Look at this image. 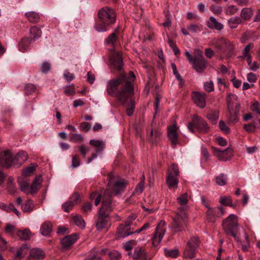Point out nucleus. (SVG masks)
Here are the masks:
<instances>
[{
	"label": "nucleus",
	"mask_w": 260,
	"mask_h": 260,
	"mask_svg": "<svg viewBox=\"0 0 260 260\" xmlns=\"http://www.w3.org/2000/svg\"><path fill=\"white\" fill-rule=\"evenodd\" d=\"M75 206V203L72 200H69L62 205V208L66 212H69Z\"/></svg>",
	"instance_id": "45"
},
{
	"label": "nucleus",
	"mask_w": 260,
	"mask_h": 260,
	"mask_svg": "<svg viewBox=\"0 0 260 260\" xmlns=\"http://www.w3.org/2000/svg\"><path fill=\"white\" fill-rule=\"evenodd\" d=\"M166 222L164 220H160L157 224L155 231L152 238V244L154 246H157L161 241L166 232L165 227Z\"/></svg>",
	"instance_id": "10"
},
{
	"label": "nucleus",
	"mask_w": 260,
	"mask_h": 260,
	"mask_svg": "<svg viewBox=\"0 0 260 260\" xmlns=\"http://www.w3.org/2000/svg\"><path fill=\"white\" fill-rule=\"evenodd\" d=\"M251 108L252 111L256 112L258 114H260V104L259 103L257 102H255L253 103Z\"/></svg>",
	"instance_id": "64"
},
{
	"label": "nucleus",
	"mask_w": 260,
	"mask_h": 260,
	"mask_svg": "<svg viewBox=\"0 0 260 260\" xmlns=\"http://www.w3.org/2000/svg\"><path fill=\"white\" fill-rule=\"evenodd\" d=\"M115 207V204L112 199L109 189L105 190L102 198V206L99 210H102L103 212L110 213L112 211Z\"/></svg>",
	"instance_id": "9"
},
{
	"label": "nucleus",
	"mask_w": 260,
	"mask_h": 260,
	"mask_svg": "<svg viewBox=\"0 0 260 260\" xmlns=\"http://www.w3.org/2000/svg\"><path fill=\"white\" fill-rule=\"evenodd\" d=\"M165 254L167 256L172 258H175L179 255V251L178 249L167 250L165 249Z\"/></svg>",
	"instance_id": "49"
},
{
	"label": "nucleus",
	"mask_w": 260,
	"mask_h": 260,
	"mask_svg": "<svg viewBox=\"0 0 260 260\" xmlns=\"http://www.w3.org/2000/svg\"><path fill=\"white\" fill-rule=\"evenodd\" d=\"M13 166V156L9 150L0 152V167L9 168Z\"/></svg>",
	"instance_id": "14"
},
{
	"label": "nucleus",
	"mask_w": 260,
	"mask_h": 260,
	"mask_svg": "<svg viewBox=\"0 0 260 260\" xmlns=\"http://www.w3.org/2000/svg\"><path fill=\"white\" fill-rule=\"evenodd\" d=\"M187 127L192 133L194 132L195 127L199 132L202 133H207L209 129L206 121L202 117L198 115H193L191 121L188 123Z\"/></svg>",
	"instance_id": "6"
},
{
	"label": "nucleus",
	"mask_w": 260,
	"mask_h": 260,
	"mask_svg": "<svg viewBox=\"0 0 260 260\" xmlns=\"http://www.w3.org/2000/svg\"><path fill=\"white\" fill-rule=\"evenodd\" d=\"M29 32L31 35L33 36L34 39H38L42 35V31L41 29L37 26L30 27Z\"/></svg>",
	"instance_id": "40"
},
{
	"label": "nucleus",
	"mask_w": 260,
	"mask_h": 260,
	"mask_svg": "<svg viewBox=\"0 0 260 260\" xmlns=\"http://www.w3.org/2000/svg\"><path fill=\"white\" fill-rule=\"evenodd\" d=\"M125 228L126 227L123 223L120 224L117 227L116 235L118 238H124L133 234V232H128L127 230L125 231Z\"/></svg>",
	"instance_id": "27"
},
{
	"label": "nucleus",
	"mask_w": 260,
	"mask_h": 260,
	"mask_svg": "<svg viewBox=\"0 0 260 260\" xmlns=\"http://www.w3.org/2000/svg\"><path fill=\"white\" fill-rule=\"evenodd\" d=\"M98 15L101 22L105 24L112 25L115 21L116 15L114 12L108 7L101 9L99 12Z\"/></svg>",
	"instance_id": "8"
},
{
	"label": "nucleus",
	"mask_w": 260,
	"mask_h": 260,
	"mask_svg": "<svg viewBox=\"0 0 260 260\" xmlns=\"http://www.w3.org/2000/svg\"><path fill=\"white\" fill-rule=\"evenodd\" d=\"M133 258L138 260H150V257L147 256L145 252L141 247H136L133 254Z\"/></svg>",
	"instance_id": "22"
},
{
	"label": "nucleus",
	"mask_w": 260,
	"mask_h": 260,
	"mask_svg": "<svg viewBox=\"0 0 260 260\" xmlns=\"http://www.w3.org/2000/svg\"><path fill=\"white\" fill-rule=\"evenodd\" d=\"M212 150L214 155L221 161H226L229 160L233 155V151L231 148H228L224 150H221L214 147H212Z\"/></svg>",
	"instance_id": "13"
},
{
	"label": "nucleus",
	"mask_w": 260,
	"mask_h": 260,
	"mask_svg": "<svg viewBox=\"0 0 260 260\" xmlns=\"http://www.w3.org/2000/svg\"><path fill=\"white\" fill-rule=\"evenodd\" d=\"M238 226V217L235 214H230L223 220L222 227L225 233L231 235L237 241L239 240V238L236 235Z\"/></svg>",
	"instance_id": "3"
},
{
	"label": "nucleus",
	"mask_w": 260,
	"mask_h": 260,
	"mask_svg": "<svg viewBox=\"0 0 260 260\" xmlns=\"http://www.w3.org/2000/svg\"><path fill=\"white\" fill-rule=\"evenodd\" d=\"M231 96H233L232 94L229 93L228 94V99L227 100L228 103V108L230 113V117L229 120L231 122L235 123L238 121V115L239 114L238 113H236L235 112L233 111V106L231 103L230 98Z\"/></svg>",
	"instance_id": "21"
},
{
	"label": "nucleus",
	"mask_w": 260,
	"mask_h": 260,
	"mask_svg": "<svg viewBox=\"0 0 260 260\" xmlns=\"http://www.w3.org/2000/svg\"><path fill=\"white\" fill-rule=\"evenodd\" d=\"M27 159V154L25 151H20L17 155L13 156V166H20L22 165Z\"/></svg>",
	"instance_id": "20"
},
{
	"label": "nucleus",
	"mask_w": 260,
	"mask_h": 260,
	"mask_svg": "<svg viewBox=\"0 0 260 260\" xmlns=\"http://www.w3.org/2000/svg\"><path fill=\"white\" fill-rule=\"evenodd\" d=\"M134 86L124 74L114 78L108 83L107 91L111 96H115L123 105H126V114L132 116L134 112L135 102L134 96Z\"/></svg>",
	"instance_id": "1"
},
{
	"label": "nucleus",
	"mask_w": 260,
	"mask_h": 260,
	"mask_svg": "<svg viewBox=\"0 0 260 260\" xmlns=\"http://www.w3.org/2000/svg\"><path fill=\"white\" fill-rule=\"evenodd\" d=\"M166 182L170 189L177 188L178 184V179L177 177L173 176L170 174V175L167 176Z\"/></svg>",
	"instance_id": "29"
},
{
	"label": "nucleus",
	"mask_w": 260,
	"mask_h": 260,
	"mask_svg": "<svg viewBox=\"0 0 260 260\" xmlns=\"http://www.w3.org/2000/svg\"><path fill=\"white\" fill-rule=\"evenodd\" d=\"M168 135L173 145H176L178 142V136L176 132V125L173 124L168 127Z\"/></svg>",
	"instance_id": "23"
},
{
	"label": "nucleus",
	"mask_w": 260,
	"mask_h": 260,
	"mask_svg": "<svg viewBox=\"0 0 260 260\" xmlns=\"http://www.w3.org/2000/svg\"><path fill=\"white\" fill-rule=\"evenodd\" d=\"M253 15V11L251 8H243L241 12V17L244 20H249Z\"/></svg>",
	"instance_id": "37"
},
{
	"label": "nucleus",
	"mask_w": 260,
	"mask_h": 260,
	"mask_svg": "<svg viewBox=\"0 0 260 260\" xmlns=\"http://www.w3.org/2000/svg\"><path fill=\"white\" fill-rule=\"evenodd\" d=\"M89 144L95 147V151L97 153H102L105 146L104 142L94 139L90 140Z\"/></svg>",
	"instance_id": "25"
},
{
	"label": "nucleus",
	"mask_w": 260,
	"mask_h": 260,
	"mask_svg": "<svg viewBox=\"0 0 260 260\" xmlns=\"http://www.w3.org/2000/svg\"><path fill=\"white\" fill-rule=\"evenodd\" d=\"M207 25L210 28H215L218 30H221L223 27V25L218 22L216 19L212 16L210 17V20L207 23Z\"/></svg>",
	"instance_id": "28"
},
{
	"label": "nucleus",
	"mask_w": 260,
	"mask_h": 260,
	"mask_svg": "<svg viewBox=\"0 0 260 260\" xmlns=\"http://www.w3.org/2000/svg\"><path fill=\"white\" fill-rule=\"evenodd\" d=\"M6 212H13L17 216H19V214H20L19 212L15 208L14 205L12 203H10L7 205Z\"/></svg>",
	"instance_id": "60"
},
{
	"label": "nucleus",
	"mask_w": 260,
	"mask_h": 260,
	"mask_svg": "<svg viewBox=\"0 0 260 260\" xmlns=\"http://www.w3.org/2000/svg\"><path fill=\"white\" fill-rule=\"evenodd\" d=\"M204 89L208 92L214 90V85L212 81L206 82L204 83Z\"/></svg>",
	"instance_id": "58"
},
{
	"label": "nucleus",
	"mask_w": 260,
	"mask_h": 260,
	"mask_svg": "<svg viewBox=\"0 0 260 260\" xmlns=\"http://www.w3.org/2000/svg\"><path fill=\"white\" fill-rule=\"evenodd\" d=\"M104 249L90 254L85 260H101V254L104 253Z\"/></svg>",
	"instance_id": "41"
},
{
	"label": "nucleus",
	"mask_w": 260,
	"mask_h": 260,
	"mask_svg": "<svg viewBox=\"0 0 260 260\" xmlns=\"http://www.w3.org/2000/svg\"><path fill=\"white\" fill-rule=\"evenodd\" d=\"M171 67L173 70V73H174V75L175 76L176 79L179 81L182 80L181 76H180V75L177 71L176 64L174 63H172Z\"/></svg>",
	"instance_id": "61"
},
{
	"label": "nucleus",
	"mask_w": 260,
	"mask_h": 260,
	"mask_svg": "<svg viewBox=\"0 0 260 260\" xmlns=\"http://www.w3.org/2000/svg\"><path fill=\"white\" fill-rule=\"evenodd\" d=\"M113 52L110 55V62L112 67L117 70L120 71L123 66V61L122 56L120 52H116L113 49Z\"/></svg>",
	"instance_id": "12"
},
{
	"label": "nucleus",
	"mask_w": 260,
	"mask_h": 260,
	"mask_svg": "<svg viewBox=\"0 0 260 260\" xmlns=\"http://www.w3.org/2000/svg\"><path fill=\"white\" fill-rule=\"evenodd\" d=\"M32 40L31 38H29L22 39L21 42L18 44L19 50L22 52L26 51L29 44L31 43Z\"/></svg>",
	"instance_id": "33"
},
{
	"label": "nucleus",
	"mask_w": 260,
	"mask_h": 260,
	"mask_svg": "<svg viewBox=\"0 0 260 260\" xmlns=\"http://www.w3.org/2000/svg\"><path fill=\"white\" fill-rule=\"evenodd\" d=\"M238 10L237 7L234 5H231L225 9V14L229 15L235 14Z\"/></svg>",
	"instance_id": "53"
},
{
	"label": "nucleus",
	"mask_w": 260,
	"mask_h": 260,
	"mask_svg": "<svg viewBox=\"0 0 260 260\" xmlns=\"http://www.w3.org/2000/svg\"><path fill=\"white\" fill-rule=\"evenodd\" d=\"M42 178L41 175L37 176L33 181L30 188V193H34L39 190L41 187Z\"/></svg>",
	"instance_id": "24"
},
{
	"label": "nucleus",
	"mask_w": 260,
	"mask_h": 260,
	"mask_svg": "<svg viewBox=\"0 0 260 260\" xmlns=\"http://www.w3.org/2000/svg\"><path fill=\"white\" fill-rule=\"evenodd\" d=\"M224 214L222 207L209 208L206 212L207 219L211 222H215L216 218Z\"/></svg>",
	"instance_id": "15"
},
{
	"label": "nucleus",
	"mask_w": 260,
	"mask_h": 260,
	"mask_svg": "<svg viewBox=\"0 0 260 260\" xmlns=\"http://www.w3.org/2000/svg\"><path fill=\"white\" fill-rule=\"evenodd\" d=\"M37 166V165L35 164H31L30 166L22 170V175L24 177L30 176L35 171Z\"/></svg>",
	"instance_id": "35"
},
{
	"label": "nucleus",
	"mask_w": 260,
	"mask_h": 260,
	"mask_svg": "<svg viewBox=\"0 0 260 260\" xmlns=\"http://www.w3.org/2000/svg\"><path fill=\"white\" fill-rule=\"evenodd\" d=\"M73 220L76 225L81 229H83L85 226V221L80 215H76L73 217Z\"/></svg>",
	"instance_id": "42"
},
{
	"label": "nucleus",
	"mask_w": 260,
	"mask_h": 260,
	"mask_svg": "<svg viewBox=\"0 0 260 260\" xmlns=\"http://www.w3.org/2000/svg\"><path fill=\"white\" fill-rule=\"evenodd\" d=\"M136 218V216L135 215H132L129 216L126 220L125 222L124 225L127 228L131 225L133 221Z\"/></svg>",
	"instance_id": "62"
},
{
	"label": "nucleus",
	"mask_w": 260,
	"mask_h": 260,
	"mask_svg": "<svg viewBox=\"0 0 260 260\" xmlns=\"http://www.w3.org/2000/svg\"><path fill=\"white\" fill-rule=\"evenodd\" d=\"M25 16L27 18L28 20L32 23H37L40 20V16L38 13L34 11L26 12Z\"/></svg>",
	"instance_id": "34"
},
{
	"label": "nucleus",
	"mask_w": 260,
	"mask_h": 260,
	"mask_svg": "<svg viewBox=\"0 0 260 260\" xmlns=\"http://www.w3.org/2000/svg\"><path fill=\"white\" fill-rule=\"evenodd\" d=\"M34 207V205L31 200H27L21 205V209L25 212H31Z\"/></svg>",
	"instance_id": "39"
},
{
	"label": "nucleus",
	"mask_w": 260,
	"mask_h": 260,
	"mask_svg": "<svg viewBox=\"0 0 260 260\" xmlns=\"http://www.w3.org/2000/svg\"><path fill=\"white\" fill-rule=\"evenodd\" d=\"M200 244L199 238L193 237L190 238L187 243V246L183 252L185 258L192 259L196 257V250Z\"/></svg>",
	"instance_id": "7"
},
{
	"label": "nucleus",
	"mask_w": 260,
	"mask_h": 260,
	"mask_svg": "<svg viewBox=\"0 0 260 260\" xmlns=\"http://www.w3.org/2000/svg\"><path fill=\"white\" fill-rule=\"evenodd\" d=\"M110 260H119L121 258V253L117 250H113L109 253Z\"/></svg>",
	"instance_id": "46"
},
{
	"label": "nucleus",
	"mask_w": 260,
	"mask_h": 260,
	"mask_svg": "<svg viewBox=\"0 0 260 260\" xmlns=\"http://www.w3.org/2000/svg\"><path fill=\"white\" fill-rule=\"evenodd\" d=\"M228 23L231 29H234L237 27L238 24L242 23V20L240 17L236 16L229 19Z\"/></svg>",
	"instance_id": "36"
},
{
	"label": "nucleus",
	"mask_w": 260,
	"mask_h": 260,
	"mask_svg": "<svg viewBox=\"0 0 260 260\" xmlns=\"http://www.w3.org/2000/svg\"><path fill=\"white\" fill-rule=\"evenodd\" d=\"M172 175V176L178 177L179 175L178 166L175 164L172 165L168 170L167 175Z\"/></svg>",
	"instance_id": "43"
},
{
	"label": "nucleus",
	"mask_w": 260,
	"mask_h": 260,
	"mask_svg": "<svg viewBox=\"0 0 260 260\" xmlns=\"http://www.w3.org/2000/svg\"><path fill=\"white\" fill-rule=\"evenodd\" d=\"M244 128L248 133H253L255 131V127L252 124H246L244 125Z\"/></svg>",
	"instance_id": "63"
},
{
	"label": "nucleus",
	"mask_w": 260,
	"mask_h": 260,
	"mask_svg": "<svg viewBox=\"0 0 260 260\" xmlns=\"http://www.w3.org/2000/svg\"><path fill=\"white\" fill-rule=\"evenodd\" d=\"M18 183L20 186V190L26 193H30L28 189L29 182L23 178L19 177L18 178Z\"/></svg>",
	"instance_id": "30"
},
{
	"label": "nucleus",
	"mask_w": 260,
	"mask_h": 260,
	"mask_svg": "<svg viewBox=\"0 0 260 260\" xmlns=\"http://www.w3.org/2000/svg\"><path fill=\"white\" fill-rule=\"evenodd\" d=\"M45 257L44 251L39 248H32L29 254L30 260H43Z\"/></svg>",
	"instance_id": "18"
},
{
	"label": "nucleus",
	"mask_w": 260,
	"mask_h": 260,
	"mask_svg": "<svg viewBox=\"0 0 260 260\" xmlns=\"http://www.w3.org/2000/svg\"><path fill=\"white\" fill-rule=\"evenodd\" d=\"M253 47V45L252 43H250L248 45H246L242 51V56H241L239 57L244 59L247 56L250 55V54H249V51L250 49L252 48Z\"/></svg>",
	"instance_id": "47"
},
{
	"label": "nucleus",
	"mask_w": 260,
	"mask_h": 260,
	"mask_svg": "<svg viewBox=\"0 0 260 260\" xmlns=\"http://www.w3.org/2000/svg\"><path fill=\"white\" fill-rule=\"evenodd\" d=\"M207 117L213 124H215L219 118V112L216 110L211 111L207 113Z\"/></svg>",
	"instance_id": "38"
},
{
	"label": "nucleus",
	"mask_w": 260,
	"mask_h": 260,
	"mask_svg": "<svg viewBox=\"0 0 260 260\" xmlns=\"http://www.w3.org/2000/svg\"><path fill=\"white\" fill-rule=\"evenodd\" d=\"M108 25L105 24V23H100L96 25L95 26V28L96 30H97L99 32L106 31L107 30Z\"/></svg>",
	"instance_id": "59"
},
{
	"label": "nucleus",
	"mask_w": 260,
	"mask_h": 260,
	"mask_svg": "<svg viewBox=\"0 0 260 260\" xmlns=\"http://www.w3.org/2000/svg\"><path fill=\"white\" fill-rule=\"evenodd\" d=\"M219 127L225 134H228L230 132V128L223 121H219Z\"/></svg>",
	"instance_id": "56"
},
{
	"label": "nucleus",
	"mask_w": 260,
	"mask_h": 260,
	"mask_svg": "<svg viewBox=\"0 0 260 260\" xmlns=\"http://www.w3.org/2000/svg\"><path fill=\"white\" fill-rule=\"evenodd\" d=\"M41 233L44 236L50 235L52 231V225L49 221H45L42 225L40 229Z\"/></svg>",
	"instance_id": "26"
},
{
	"label": "nucleus",
	"mask_w": 260,
	"mask_h": 260,
	"mask_svg": "<svg viewBox=\"0 0 260 260\" xmlns=\"http://www.w3.org/2000/svg\"><path fill=\"white\" fill-rule=\"evenodd\" d=\"M220 203L225 206H230L233 207L232 204V199L230 197H222L220 198Z\"/></svg>",
	"instance_id": "54"
},
{
	"label": "nucleus",
	"mask_w": 260,
	"mask_h": 260,
	"mask_svg": "<svg viewBox=\"0 0 260 260\" xmlns=\"http://www.w3.org/2000/svg\"><path fill=\"white\" fill-rule=\"evenodd\" d=\"M28 248L27 245H23L19 248L17 249L14 253L15 259H20L24 257L26 252V250Z\"/></svg>",
	"instance_id": "31"
},
{
	"label": "nucleus",
	"mask_w": 260,
	"mask_h": 260,
	"mask_svg": "<svg viewBox=\"0 0 260 260\" xmlns=\"http://www.w3.org/2000/svg\"><path fill=\"white\" fill-rule=\"evenodd\" d=\"M211 44L216 49V52L222 53L228 57H230L234 52L233 44L224 38L214 39L211 41Z\"/></svg>",
	"instance_id": "2"
},
{
	"label": "nucleus",
	"mask_w": 260,
	"mask_h": 260,
	"mask_svg": "<svg viewBox=\"0 0 260 260\" xmlns=\"http://www.w3.org/2000/svg\"><path fill=\"white\" fill-rule=\"evenodd\" d=\"M161 132H159L158 130L155 129L153 131V129L151 131V141L152 142H156L158 140Z\"/></svg>",
	"instance_id": "50"
},
{
	"label": "nucleus",
	"mask_w": 260,
	"mask_h": 260,
	"mask_svg": "<svg viewBox=\"0 0 260 260\" xmlns=\"http://www.w3.org/2000/svg\"><path fill=\"white\" fill-rule=\"evenodd\" d=\"M206 94L201 93L199 92H193L192 93V99L194 103L201 108H204L206 107Z\"/></svg>",
	"instance_id": "16"
},
{
	"label": "nucleus",
	"mask_w": 260,
	"mask_h": 260,
	"mask_svg": "<svg viewBox=\"0 0 260 260\" xmlns=\"http://www.w3.org/2000/svg\"><path fill=\"white\" fill-rule=\"evenodd\" d=\"M15 230V226L14 225H12L9 223H7L6 224V226L5 228V232L7 234L12 235L14 234Z\"/></svg>",
	"instance_id": "57"
},
{
	"label": "nucleus",
	"mask_w": 260,
	"mask_h": 260,
	"mask_svg": "<svg viewBox=\"0 0 260 260\" xmlns=\"http://www.w3.org/2000/svg\"><path fill=\"white\" fill-rule=\"evenodd\" d=\"M188 30L193 33L201 31L202 27L200 25L191 24L187 27Z\"/></svg>",
	"instance_id": "55"
},
{
	"label": "nucleus",
	"mask_w": 260,
	"mask_h": 260,
	"mask_svg": "<svg viewBox=\"0 0 260 260\" xmlns=\"http://www.w3.org/2000/svg\"><path fill=\"white\" fill-rule=\"evenodd\" d=\"M207 61L204 58H194L193 68L198 73H202L206 69Z\"/></svg>",
	"instance_id": "17"
},
{
	"label": "nucleus",
	"mask_w": 260,
	"mask_h": 260,
	"mask_svg": "<svg viewBox=\"0 0 260 260\" xmlns=\"http://www.w3.org/2000/svg\"><path fill=\"white\" fill-rule=\"evenodd\" d=\"M117 37L115 33H112L106 40L107 43L109 45H111L112 46H114L115 43L116 42Z\"/></svg>",
	"instance_id": "48"
},
{
	"label": "nucleus",
	"mask_w": 260,
	"mask_h": 260,
	"mask_svg": "<svg viewBox=\"0 0 260 260\" xmlns=\"http://www.w3.org/2000/svg\"><path fill=\"white\" fill-rule=\"evenodd\" d=\"M177 201L180 205H185L188 202V194L184 193L177 198Z\"/></svg>",
	"instance_id": "52"
},
{
	"label": "nucleus",
	"mask_w": 260,
	"mask_h": 260,
	"mask_svg": "<svg viewBox=\"0 0 260 260\" xmlns=\"http://www.w3.org/2000/svg\"><path fill=\"white\" fill-rule=\"evenodd\" d=\"M215 181L218 185L220 186L224 185L227 182V177L224 174H221L216 177Z\"/></svg>",
	"instance_id": "44"
},
{
	"label": "nucleus",
	"mask_w": 260,
	"mask_h": 260,
	"mask_svg": "<svg viewBox=\"0 0 260 260\" xmlns=\"http://www.w3.org/2000/svg\"><path fill=\"white\" fill-rule=\"evenodd\" d=\"M16 234L19 239L22 241L29 240L31 236V233L28 229L18 230Z\"/></svg>",
	"instance_id": "32"
},
{
	"label": "nucleus",
	"mask_w": 260,
	"mask_h": 260,
	"mask_svg": "<svg viewBox=\"0 0 260 260\" xmlns=\"http://www.w3.org/2000/svg\"><path fill=\"white\" fill-rule=\"evenodd\" d=\"M36 89V86L33 84L28 83L25 86V93L27 94H32Z\"/></svg>",
	"instance_id": "51"
},
{
	"label": "nucleus",
	"mask_w": 260,
	"mask_h": 260,
	"mask_svg": "<svg viewBox=\"0 0 260 260\" xmlns=\"http://www.w3.org/2000/svg\"><path fill=\"white\" fill-rule=\"evenodd\" d=\"M109 213L103 212L102 210H99L97 218L95 221V226L98 230L101 231L107 228L109 221Z\"/></svg>",
	"instance_id": "11"
},
{
	"label": "nucleus",
	"mask_w": 260,
	"mask_h": 260,
	"mask_svg": "<svg viewBox=\"0 0 260 260\" xmlns=\"http://www.w3.org/2000/svg\"><path fill=\"white\" fill-rule=\"evenodd\" d=\"M179 212L176 214V216L173 218V222L172 224L171 230L173 233L181 232L184 229V226L187 221V215L183 210L182 207L179 208Z\"/></svg>",
	"instance_id": "5"
},
{
	"label": "nucleus",
	"mask_w": 260,
	"mask_h": 260,
	"mask_svg": "<svg viewBox=\"0 0 260 260\" xmlns=\"http://www.w3.org/2000/svg\"><path fill=\"white\" fill-rule=\"evenodd\" d=\"M77 239V235L76 234H73L64 237L61 241L63 248L64 249L70 248Z\"/></svg>",
	"instance_id": "19"
},
{
	"label": "nucleus",
	"mask_w": 260,
	"mask_h": 260,
	"mask_svg": "<svg viewBox=\"0 0 260 260\" xmlns=\"http://www.w3.org/2000/svg\"><path fill=\"white\" fill-rule=\"evenodd\" d=\"M108 188L111 194L117 195L123 192L127 184V181L123 179H116L112 174L108 175Z\"/></svg>",
	"instance_id": "4"
}]
</instances>
